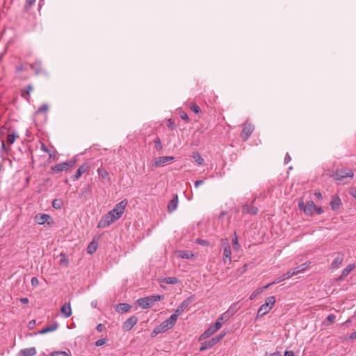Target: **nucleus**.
<instances>
[{"label":"nucleus","instance_id":"obj_47","mask_svg":"<svg viewBox=\"0 0 356 356\" xmlns=\"http://www.w3.org/2000/svg\"><path fill=\"white\" fill-rule=\"evenodd\" d=\"M91 191V188L89 185L87 186L80 193L79 197H81L83 195H86L87 193H89Z\"/></svg>","mask_w":356,"mask_h":356},{"label":"nucleus","instance_id":"obj_53","mask_svg":"<svg viewBox=\"0 0 356 356\" xmlns=\"http://www.w3.org/2000/svg\"><path fill=\"white\" fill-rule=\"evenodd\" d=\"M106 343V339H99L97 340L96 342H95V345L97 346H103L104 344Z\"/></svg>","mask_w":356,"mask_h":356},{"label":"nucleus","instance_id":"obj_46","mask_svg":"<svg viewBox=\"0 0 356 356\" xmlns=\"http://www.w3.org/2000/svg\"><path fill=\"white\" fill-rule=\"evenodd\" d=\"M35 3V0H26L24 6V9L28 10Z\"/></svg>","mask_w":356,"mask_h":356},{"label":"nucleus","instance_id":"obj_55","mask_svg":"<svg viewBox=\"0 0 356 356\" xmlns=\"http://www.w3.org/2000/svg\"><path fill=\"white\" fill-rule=\"evenodd\" d=\"M196 243H197L200 245H209V242L207 241L200 239V238H197L196 240Z\"/></svg>","mask_w":356,"mask_h":356},{"label":"nucleus","instance_id":"obj_19","mask_svg":"<svg viewBox=\"0 0 356 356\" xmlns=\"http://www.w3.org/2000/svg\"><path fill=\"white\" fill-rule=\"evenodd\" d=\"M344 259V254L343 253H337V257L331 264V268H337L343 262Z\"/></svg>","mask_w":356,"mask_h":356},{"label":"nucleus","instance_id":"obj_6","mask_svg":"<svg viewBox=\"0 0 356 356\" xmlns=\"http://www.w3.org/2000/svg\"><path fill=\"white\" fill-rule=\"evenodd\" d=\"M74 164H75V161L71 160V161L63 162V163H58L54 166H52L51 168V170L54 172H60L63 171H66L68 169L72 168L74 165Z\"/></svg>","mask_w":356,"mask_h":356},{"label":"nucleus","instance_id":"obj_57","mask_svg":"<svg viewBox=\"0 0 356 356\" xmlns=\"http://www.w3.org/2000/svg\"><path fill=\"white\" fill-rule=\"evenodd\" d=\"M38 284H39V281H38V278L35 277H32V279H31L32 286H36L38 285Z\"/></svg>","mask_w":356,"mask_h":356},{"label":"nucleus","instance_id":"obj_30","mask_svg":"<svg viewBox=\"0 0 356 356\" xmlns=\"http://www.w3.org/2000/svg\"><path fill=\"white\" fill-rule=\"evenodd\" d=\"M97 248V243L95 241H93L90 242L87 248L88 253H89L90 254H93L96 251Z\"/></svg>","mask_w":356,"mask_h":356},{"label":"nucleus","instance_id":"obj_17","mask_svg":"<svg viewBox=\"0 0 356 356\" xmlns=\"http://www.w3.org/2000/svg\"><path fill=\"white\" fill-rule=\"evenodd\" d=\"M178 202H179L178 195H175L173 196V198L168 202V212L172 213L175 210H176V209L177 207Z\"/></svg>","mask_w":356,"mask_h":356},{"label":"nucleus","instance_id":"obj_8","mask_svg":"<svg viewBox=\"0 0 356 356\" xmlns=\"http://www.w3.org/2000/svg\"><path fill=\"white\" fill-rule=\"evenodd\" d=\"M222 245H223V256L222 259L225 264L227 263V261L230 262L231 261V247L227 241V239L222 240Z\"/></svg>","mask_w":356,"mask_h":356},{"label":"nucleus","instance_id":"obj_54","mask_svg":"<svg viewBox=\"0 0 356 356\" xmlns=\"http://www.w3.org/2000/svg\"><path fill=\"white\" fill-rule=\"evenodd\" d=\"M298 207L300 210H302L304 211V209L305 208V204L304 203V201L302 199L299 200Z\"/></svg>","mask_w":356,"mask_h":356},{"label":"nucleus","instance_id":"obj_62","mask_svg":"<svg viewBox=\"0 0 356 356\" xmlns=\"http://www.w3.org/2000/svg\"><path fill=\"white\" fill-rule=\"evenodd\" d=\"M204 183V180H197L195 182V186L197 188L200 185Z\"/></svg>","mask_w":356,"mask_h":356},{"label":"nucleus","instance_id":"obj_2","mask_svg":"<svg viewBox=\"0 0 356 356\" xmlns=\"http://www.w3.org/2000/svg\"><path fill=\"white\" fill-rule=\"evenodd\" d=\"M163 296L161 295H154L142 298H139L137 300V303L143 308L147 309L152 307L155 302L159 301L163 299Z\"/></svg>","mask_w":356,"mask_h":356},{"label":"nucleus","instance_id":"obj_63","mask_svg":"<svg viewBox=\"0 0 356 356\" xmlns=\"http://www.w3.org/2000/svg\"><path fill=\"white\" fill-rule=\"evenodd\" d=\"M315 211H316V213L318 214H321L323 213V209L321 207H316V209H315Z\"/></svg>","mask_w":356,"mask_h":356},{"label":"nucleus","instance_id":"obj_48","mask_svg":"<svg viewBox=\"0 0 356 356\" xmlns=\"http://www.w3.org/2000/svg\"><path fill=\"white\" fill-rule=\"evenodd\" d=\"M51 356H69V355L64 351H56L52 353Z\"/></svg>","mask_w":356,"mask_h":356},{"label":"nucleus","instance_id":"obj_61","mask_svg":"<svg viewBox=\"0 0 356 356\" xmlns=\"http://www.w3.org/2000/svg\"><path fill=\"white\" fill-rule=\"evenodd\" d=\"M27 91H29V92H31V91H33V87L32 85L31 84H29L26 86V88H25Z\"/></svg>","mask_w":356,"mask_h":356},{"label":"nucleus","instance_id":"obj_29","mask_svg":"<svg viewBox=\"0 0 356 356\" xmlns=\"http://www.w3.org/2000/svg\"><path fill=\"white\" fill-rule=\"evenodd\" d=\"M336 316L334 314H330L327 316L326 319L323 321V325L329 326L334 323Z\"/></svg>","mask_w":356,"mask_h":356},{"label":"nucleus","instance_id":"obj_36","mask_svg":"<svg viewBox=\"0 0 356 356\" xmlns=\"http://www.w3.org/2000/svg\"><path fill=\"white\" fill-rule=\"evenodd\" d=\"M60 259L59 261L60 265H62L64 266H67L68 264H69V260L67 258L66 255L63 253H60Z\"/></svg>","mask_w":356,"mask_h":356},{"label":"nucleus","instance_id":"obj_35","mask_svg":"<svg viewBox=\"0 0 356 356\" xmlns=\"http://www.w3.org/2000/svg\"><path fill=\"white\" fill-rule=\"evenodd\" d=\"M17 138H19V135L17 133L10 134L7 136V143L12 145Z\"/></svg>","mask_w":356,"mask_h":356},{"label":"nucleus","instance_id":"obj_23","mask_svg":"<svg viewBox=\"0 0 356 356\" xmlns=\"http://www.w3.org/2000/svg\"><path fill=\"white\" fill-rule=\"evenodd\" d=\"M341 204V199L338 196H333L330 202V206L332 210H337L339 209Z\"/></svg>","mask_w":356,"mask_h":356},{"label":"nucleus","instance_id":"obj_59","mask_svg":"<svg viewBox=\"0 0 356 356\" xmlns=\"http://www.w3.org/2000/svg\"><path fill=\"white\" fill-rule=\"evenodd\" d=\"M284 356H294V353L291 350L285 351Z\"/></svg>","mask_w":356,"mask_h":356},{"label":"nucleus","instance_id":"obj_22","mask_svg":"<svg viewBox=\"0 0 356 356\" xmlns=\"http://www.w3.org/2000/svg\"><path fill=\"white\" fill-rule=\"evenodd\" d=\"M36 353V349L34 347L22 349L19 353L23 356H34Z\"/></svg>","mask_w":356,"mask_h":356},{"label":"nucleus","instance_id":"obj_40","mask_svg":"<svg viewBox=\"0 0 356 356\" xmlns=\"http://www.w3.org/2000/svg\"><path fill=\"white\" fill-rule=\"evenodd\" d=\"M154 143L155 145V148L158 150V151H160L163 149V146H162V144H161V139L159 138V137H156L154 140Z\"/></svg>","mask_w":356,"mask_h":356},{"label":"nucleus","instance_id":"obj_28","mask_svg":"<svg viewBox=\"0 0 356 356\" xmlns=\"http://www.w3.org/2000/svg\"><path fill=\"white\" fill-rule=\"evenodd\" d=\"M195 300V296L194 295H192L190 297H188V298H186V300H184L181 304H180V307L183 309H185L186 308H187L188 307V305Z\"/></svg>","mask_w":356,"mask_h":356},{"label":"nucleus","instance_id":"obj_56","mask_svg":"<svg viewBox=\"0 0 356 356\" xmlns=\"http://www.w3.org/2000/svg\"><path fill=\"white\" fill-rule=\"evenodd\" d=\"M184 311V309H183L179 305L178 307L177 308V309L175 310V314H177L179 316H180L183 313Z\"/></svg>","mask_w":356,"mask_h":356},{"label":"nucleus","instance_id":"obj_21","mask_svg":"<svg viewBox=\"0 0 356 356\" xmlns=\"http://www.w3.org/2000/svg\"><path fill=\"white\" fill-rule=\"evenodd\" d=\"M131 306L128 303H119L116 305L115 309L118 312L123 313L129 312Z\"/></svg>","mask_w":356,"mask_h":356},{"label":"nucleus","instance_id":"obj_5","mask_svg":"<svg viewBox=\"0 0 356 356\" xmlns=\"http://www.w3.org/2000/svg\"><path fill=\"white\" fill-rule=\"evenodd\" d=\"M225 336V334H220L208 341H205L204 342L201 343V346L200 348V351H204L209 348H211L213 346H215L217 343H218Z\"/></svg>","mask_w":356,"mask_h":356},{"label":"nucleus","instance_id":"obj_58","mask_svg":"<svg viewBox=\"0 0 356 356\" xmlns=\"http://www.w3.org/2000/svg\"><path fill=\"white\" fill-rule=\"evenodd\" d=\"M227 318H228V315L226 313H225L218 319H220V321H223V320L227 321Z\"/></svg>","mask_w":356,"mask_h":356},{"label":"nucleus","instance_id":"obj_42","mask_svg":"<svg viewBox=\"0 0 356 356\" xmlns=\"http://www.w3.org/2000/svg\"><path fill=\"white\" fill-rule=\"evenodd\" d=\"M178 318V316L175 314H172L169 318L167 319V321L172 325V327L176 323L177 319Z\"/></svg>","mask_w":356,"mask_h":356},{"label":"nucleus","instance_id":"obj_11","mask_svg":"<svg viewBox=\"0 0 356 356\" xmlns=\"http://www.w3.org/2000/svg\"><path fill=\"white\" fill-rule=\"evenodd\" d=\"M127 203V200L124 199L114 207V208L113 209V212H117V218H120L122 215L124 213Z\"/></svg>","mask_w":356,"mask_h":356},{"label":"nucleus","instance_id":"obj_12","mask_svg":"<svg viewBox=\"0 0 356 356\" xmlns=\"http://www.w3.org/2000/svg\"><path fill=\"white\" fill-rule=\"evenodd\" d=\"M137 322L138 318L135 316H132L123 323L122 328L125 331H129L137 323Z\"/></svg>","mask_w":356,"mask_h":356},{"label":"nucleus","instance_id":"obj_14","mask_svg":"<svg viewBox=\"0 0 356 356\" xmlns=\"http://www.w3.org/2000/svg\"><path fill=\"white\" fill-rule=\"evenodd\" d=\"M89 166L86 164L81 165L76 170V173L72 177V179L73 181H76L84 172H87Z\"/></svg>","mask_w":356,"mask_h":356},{"label":"nucleus","instance_id":"obj_41","mask_svg":"<svg viewBox=\"0 0 356 356\" xmlns=\"http://www.w3.org/2000/svg\"><path fill=\"white\" fill-rule=\"evenodd\" d=\"M189 108L195 113H199L201 111L200 108L195 103H190Z\"/></svg>","mask_w":356,"mask_h":356},{"label":"nucleus","instance_id":"obj_20","mask_svg":"<svg viewBox=\"0 0 356 356\" xmlns=\"http://www.w3.org/2000/svg\"><path fill=\"white\" fill-rule=\"evenodd\" d=\"M243 212L250 213L251 215H256L258 212V209L256 207L245 204L242 207Z\"/></svg>","mask_w":356,"mask_h":356},{"label":"nucleus","instance_id":"obj_25","mask_svg":"<svg viewBox=\"0 0 356 356\" xmlns=\"http://www.w3.org/2000/svg\"><path fill=\"white\" fill-rule=\"evenodd\" d=\"M178 257L183 258V259H192L194 257V255L192 253V252H191V251L182 250V251H179L178 252Z\"/></svg>","mask_w":356,"mask_h":356},{"label":"nucleus","instance_id":"obj_39","mask_svg":"<svg viewBox=\"0 0 356 356\" xmlns=\"http://www.w3.org/2000/svg\"><path fill=\"white\" fill-rule=\"evenodd\" d=\"M165 332L164 329H163L161 324H160L159 326L156 327L153 332L151 334L152 337H154L159 333Z\"/></svg>","mask_w":356,"mask_h":356},{"label":"nucleus","instance_id":"obj_18","mask_svg":"<svg viewBox=\"0 0 356 356\" xmlns=\"http://www.w3.org/2000/svg\"><path fill=\"white\" fill-rule=\"evenodd\" d=\"M60 313L65 318H68L72 314L70 303H65L60 308Z\"/></svg>","mask_w":356,"mask_h":356},{"label":"nucleus","instance_id":"obj_52","mask_svg":"<svg viewBox=\"0 0 356 356\" xmlns=\"http://www.w3.org/2000/svg\"><path fill=\"white\" fill-rule=\"evenodd\" d=\"M284 280H285V279H284V276H283V275H282L281 277H280L277 278L276 280H274L272 283H270V284H271V285H272V284H278V283H280V282H282V281H284Z\"/></svg>","mask_w":356,"mask_h":356},{"label":"nucleus","instance_id":"obj_27","mask_svg":"<svg viewBox=\"0 0 356 356\" xmlns=\"http://www.w3.org/2000/svg\"><path fill=\"white\" fill-rule=\"evenodd\" d=\"M309 264L310 263H307L306 262V263L302 264L300 266L294 268L293 269V270L295 275H297V274H298V273H300L301 272L305 271L307 268V267H308Z\"/></svg>","mask_w":356,"mask_h":356},{"label":"nucleus","instance_id":"obj_10","mask_svg":"<svg viewBox=\"0 0 356 356\" xmlns=\"http://www.w3.org/2000/svg\"><path fill=\"white\" fill-rule=\"evenodd\" d=\"M173 156H160L156 159L151 163V166L153 168H157L161 165H163L167 163L174 161Z\"/></svg>","mask_w":356,"mask_h":356},{"label":"nucleus","instance_id":"obj_45","mask_svg":"<svg viewBox=\"0 0 356 356\" xmlns=\"http://www.w3.org/2000/svg\"><path fill=\"white\" fill-rule=\"evenodd\" d=\"M161 324L162 325L163 329H164L165 331H167L168 330L172 327V325L170 324V323L167 320L164 321Z\"/></svg>","mask_w":356,"mask_h":356},{"label":"nucleus","instance_id":"obj_13","mask_svg":"<svg viewBox=\"0 0 356 356\" xmlns=\"http://www.w3.org/2000/svg\"><path fill=\"white\" fill-rule=\"evenodd\" d=\"M49 220H51V217L45 213H38L35 217V221L39 225H44L45 222L49 224Z\"/></svg>","mask_w":356,"mask_h":356},{"label":"nucleus","instance_id":"obj_9","mask_svg":"<svg viewBox=\"0 0 356 356\" xmlns=\"http://www.w3.org/2000/svg\"><path fill=\"white\" fill-rule=\"evenodd\" d=\"M254 126L251 123L247 122L244 123L243 130L241 134L243 140H247L252 134Z\"/></svg>","mask_w":356,"mask_h":356},{"label":"nucleus","instance_id":"obj_16","mask_svg":"<svg viewBox=\"0 0 356 356\" xmlns=\"http://www.w3.org/2000/svg\"><path fill=\"white\" fill-rule=\"evenodd\" d=\"M315 209H316V204L313 201H308L305 204V208L304 209L305 214L307 216H312Z\"/></svg>","mask_w":356,"mask_h":356},{"label":"nucleus","instance_id":"obj_50","mask_svg":"<svg viewBox=\"0 0 356 356\" xmlns=\"http://www.w3.org/2000/svg\"><path fill=\"white\" fill-rule=\"evenodd\" d=\"M179 116L183 120H185L186 122L189 121V118L186 113L181 111L179 113Z\"/></svg>","mask_w":356,"mask_h":356},{"label":"nucleus","instance_id":"obj_43","mask_svg":"<svg viewBox=\"0 0 356 356\" xmlns=\"http://www.w3.org/2000/svg\"><path fill=\"white\" fill-rule=\"evenodd\" d=\"M62 206V202L60 200H54L52 202V207L56 209H59L61 208Z\"/></svg>","mask_w":356,"mask_h":356},{"label":"nucleus","instance_id":"obj_32","mask_svg":"<svg viewBox=\"0 0 356 356\" xmlns=\"http://www.w3.org/2000/svg\"><path fill=\"white\" fill-rule=\"evenodd\" d=\"M41 62L37 61L31 65V68L33 70L36 74H38L41 72Z\"/></svg>","mask_w":356,"mask_h":356},{"label":"nucleus","instance_id":"obj_3","mask_svg":"<svg viewBox=\"0 0 356 356\" xmlns=\"http://www.w3.org/2000/svg\"><path fill=\"white\" fill-rule=\"evenodd\" d=\"M275 302V296H269L266 299V302L259 309L257 317H261L269 312Z\"/></svg>","mask_w":356,"mask_h":356},{"label":"nucleus","instance_id":"obj_26","mask_svg":"<svg viewBox=\"0 0 356 356\" xmlns=\"http://www.w3.org/2000/svg\"><path fill=\"white\" fill-rule=\"evenodd\" d=\"M270 285H271V284H266V286H264L263 287L258 288L254 291H253V293L251 294V296L250 297V300L254 299L259 294L262 293L264 289H268Z\"/></svg>","mask_w":356,"mask_h":356},{"label":"nucleus","instance_id":"obj_51","mask_svg":"<svg viewBox=\"0 0 356 356\" xmlns=\"http://www.w3.org/2000/svg\"><path fill=\"white\" fill-rule=\"evenodd\" d=\"M41 149L43 152L48 153L49 154V157L52 156L50 151L49 150V149L47 147V146L44 143H41Z\"/></svg>","mask_w":356,"mask_h":356},{"label":"nucleus","instance_id":"obj_33","mask_svg":"<svg viewBox=\"0 0 356 356\" xmlns=\"http://www.w3.org/2000/svg\"><path fill=\"white\" fill-rule=\"evenodd\" d=\"M179 280L175 277H165L163 280V282L168 284H175L178 283Z\"/></svg>","mask_w":356,"mask_h":356},{"label":"nucleus","instance_id":"obj_31","mask_svg":"<svg viewBox=\"0 0 356 356\" xmlns=\"http://www.w3.org/2000/svg\"><path fill=\"white\" fill-rule=\"evenodd\" d=\"M97 173L99 177H102L103 179H109V175L108 172L106 171V169L103 168H99L97 170Z\"/></svg>","mask_w":356,"mask_h":356},{"label":"nucleus","instance_id":"obj_7","mask_svg":"<svg viewBox=\"0 0 356 356\" xmlns=\"http://www.w3.org/2000/svg\"><path fill=\"white\" fill-rule=\"evenodd\" d=\"M116 218L114 217L113 214L108 212L106 215L103 216V218L99 221L97 227L99 228H104L109 226L111 224L113 223L116 221Z\"/></svg>","mask_w":356,"mask_h":356},{"label":"nucleus","instance_id":"obj_49","mask_svg":"<svg viewBox=\"0 0 356 356\" xmlns=\"http://www.w3.org/2000/svg\"><path fill=\"white\" fill-rule=\"evenodd\" d=\"M293 275H296L293 270H288L286 273L283 275L285 280L289 279Z\"/></svg>","mask_w":356,"mask_h":356},{"label":"nucleus","instance_id":"obj_60","mask_svg":"<svg viewBox=\"0 0 356 356\" xmlns=\"http://www.w3.org/2000/svg\"><path fill=\"white\" fill-rule=\"evenodd\" d=\"M291 161V156H289V154L287 153L285 156V158H284V163H288L289 161Z\"/></svg>","mask_w":356,"mask_h":356},{"label":"nucleus","instance_id":"obj_4","mask_svg":"<svg viewBox=\"0 0 356 356\" xmlns=\"http://www.w3.org/2000/svg\"><path fill=\"white\" fill-rule=\"evenodd\" d=\"M222 327V323L220 319H217L216 322L211 325L207 330L204 331L200 337V340H204L209 338L210 336L216 333Z\"/></svg>","mask_w":356,"mask_h":356},{"label":"nucleus","instance_id":"obj_34","mask_svg":"<svg viewBox=\"0 0 356 356\" xmlns=\"http://www.w3.org/2000/svg\"><path fill=\"white\" fill-rule=\"evenodd\" d=\"M193 158L194 161L198 164V165H203L204 164V159L202 157L200 153L195 152L193 155Z\"/></svg>","mask_w":356,"mask_h":356},{"label":"nucleus","instance_id":"obj_64","mask_svg":"<svg viewBox=\"0 0 356 356\" xmlns=\"http://www.w3.org/2000/svg\"><path fill=\"white\" fill-rule=\"evenodd\" d=\"M103 327H104V326H103V325H102V324H98V325H97V327H96V329H97V330L98 332H102V330H103Z\"/></svg>","mask_w":356,"mask_h":356},{"label":"nucleus","instance_id":"obj_15","mask_svg":"<svg viewBox=\"0 0 356 356\" xmlns=\"http://www.w3.org/2000/svg\"><path fill=\"white\" fill-rule=\"evenodd\" d=\"M355 268V264H349L341 272V275L336 279V281H342Z\"/></svg>","mask_w":356,"mask_h":356},{"label":"nucleus","instance_id":"obj_1","mask_svg":"<svg viewBox=\"0 0 356 356\" xmlns=\"http://www.w3.org/2000/svg\"><path fill=\"white\" fill-rule=\"evenodd\" d=\"M329 176L336 180L343 181L346 178L352 179L354 172L352 169L348 168H341L329 175Z\"/></svg>","mask_w":356,"mask_h":356},{"label":"nucleus","instance_id":"obj_38","mask_svg":"<svg viewBox=\"0 0 356 356\" xmlns=\"http://www.w3.org/2000/svg\"><path fill=\"white\" fill-rule=\"evenodd\" d=\"M49 110V106L47 104H44L42 106H40L38 111H36V114L39 113H47Z\"/></svg>","mask_w":356,"mask_h":356},{"label":"nucleus","instance_id":"obj_24","mask_svg":"<svg viewBox=\"0 0 356 356\" xmlns=\"http://www.w3.org/2000/svg\"><path fill=\"white\" fill-rule=\"evenodd\" d=\"M58 327V323L55 322L53 324L46 327L39 332L40 334H43L47 332L55 331Z\"/></svg>","mask_w":356,"mask_h":356},{"label":"nucleus","instance_id":"obj_44","mask_svg":"<svg viewBox=\"0 0 356 356\" xmlns=\"http://www.w3.org/2000/svg\"><path fill=\"white\" fill-rule=\"evenodd\" d=\"M21 96L24 98L26 100L29 101L30 99V92L27 91L26 89H22L21 91Z\"/></svg>","mask_w":356,"mask_h":356},{"label":"nucleus","instance_id":"obj_37","mask_svg":"<svg viewBox=\"0 0 356 356\" xmlns=\"http://www.w3.org/2000/svg\"><path fill=\"white\" fill-rule=\"evenodd\" d=\"M232 245H233V248L235 250H238L240 248V245L238 243V237H237L236 232H234L233 237H232Z\"/></svg>","mask_w":356,"mask_h":356}]
</instances>
